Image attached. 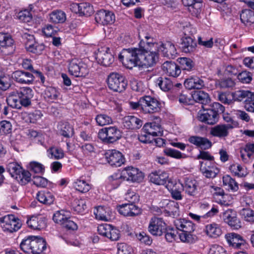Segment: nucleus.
Here are the masks:
<instances>
[{
  "label": "nucleus",
  "instance_id": "nucleus-1",
  "mask_svg": "<svg viewBox=\"0 0 254 254\" xmlns=\"http://www.w3.org/2000/svg\"><path fill=\"white\" fill-rule=\"evenodd\" d=\"M145 48L124 49L119 58L127 67L130 69L136 66L142 67L152 66L158 60V53L151 51L152 49L147 47Z\"/></svg>",
  "mask_w": 254,
  "mask_h": 254
},
{
  "label": "nucleus",
  "instance_id": "nucleus-2",
  "mask_svg": "<svg viewBox=\"0 0 254 254\" xmlns=\"http://www.w3.org/2000/svg\"><path fill=\"white\" fill-rule=\"evenodd\" d=\"M20 247L26 253L41 254L46 249V243L41 237L29 236L22 240Z\"/></svg>",
  "mask_w": 254,
  "mask_h": 254
},
{
  "label": "nucleus",
  "instance_id": "nucleus-3",
  "mask_svg": "<svg viewBox=\"0 0 254 254\" xmlns=\"http://www.w3.org/2000/svg\"><path fill=\"white\" fill-rule=\"evenodd\" d=\"M130 106L132 110H142L149 111L154 109L161 110L159 106L160 104L156 99L149 96H145L141 98L137 102H130Z\"/></svg>",
  "mask_w": 254,
  "mask_h": 254
},
{
  "label": "nucleus",
  "instance_id": "nucleus-4",
  "mask_svg": "<svg viewBox=\"0 0 254 254\" xmlns=\"http://www.w3.org/2000/svg\"><path fill=\"white\" fill-rule=\"evenodd\" d=\"M122 131L116 127L103 128L98 132V137L104 142L108 143L117 141L122 137Z\"/></svg>",
  "mask_w": 254,
  "mask_h": 254
},
{
  "label": "nucleus",
  "instance_id": "nucleus-5",
  "mask_svg": "<svg viewBox=\"0 0 254 254\" xmlns=\"http://www.w3.org/2000/svg\"><path fill=\"white\" fill-rule=\"evenodd\" d=\"M107 83L110 89L119 92L125 90L127 85L125 77L117 72H112L108 75Z\"/></svg>",
  "mask_w": 254,
  "mask_h": 254
},
{
  "label": "nucleus",
  "instance_id": "nucleus-6",
  "mask_svg": "<svg viewBox=\"0 0 254 254\" xmlns=\"http://www.w3.org/2000/svg\"><path fill=\"white\" fill-rule=\"evenodd\" d=\"M195 31L190 26H187L184 28V33L185 36L181 39V48L183 52L186 53L193 52L196 49V43L193 39L190 36Z\"/></svg>",
  "mask_w": 254,
  "mask_h": 254
},
{
  "label": "nucleus",
  "instance_id": "nucleus-7",
  "mask_svg": "<svg viewBox=\"0 0 254 254\" xmlns=\"http://www.w3.org/2000/svg\"><path fill=\"white\" fill-rule=\"evenodd\" d=\"M0 225L4 231L12 233L21 227L20 220L13 215H7L0 219Z\"/></svg>",
  "mask_w": 254,
  "mask_h": 254
},
{
  "label": "nucleus",
  "instance_id": "nucleus-8",
  "mask_svg": "<svg viewBox=\"0 0 254 254\" xmlns=\"http://www.w3.org/2000/svg\"><path fill=\"white\" fill-rule=\"evenodd\" d=\"M68 71L75 77H84L88 73L87 65L77 59L71 60L68 64Z\"/></svg>",
  "mask_w": 254,
  "mask_h": 254
},
{
  "label": "nucleus",
  "instance_id": "nucleus-9",
  "mask_svg": "<svg viewBox=\"0 0 254 254\" xmlns=\"http://www.w3.org/2000/svg\"><path fill=\"white\" fill-rule=\"evenodd\" d=\"M97 231L99 235L111 241H117L120 237L119 230L110 224L100 225L98 227Z\"/></svg>",
  "mask_w": 254,
  "mask_h": 254
},
{
  "label": "nucleus",
  "instance_id": "nucleus-10",
  "mask_svg": "<svg viewBox=\"0 0 254 254\" xmlns=\"http://www.w3.org/2000/svg\"><path fill=\"white\" fill-rule=\"evenodd\" d=\"M166 225L162 218L154 217L149 223L148 231L153 235L160 236L166 231Z\"/></svg>",
  "mask_w": 254,
  "mask_h": 254
},
{
  "label": "nucleus",
  "instance_id": "nucleus-11",
  "mask_svg": "<svg viewBox=\"0 0 254 254\" xmlns=\"http://www.w3.org/2000/svg\"><path fill=\"white\" fill-rule=\"evenodd\" d=\"M121 172L125 181L140 182L144 178L142 172L137 168L133 167H126Z\"/></svg>",
  "mask_w": 254,
  "mask_h": 254
},
{
  "label": "nucleus",
  "instance_id": "nucleus-12",
  "mask_svg": "<svg viewBox=\"0 0 254 254\" xmlns=\"http://www.w3.org/2000/svg\"><path fill=\"white\" fill-rule=\"evenodd\" d=\"M154 120H155L154 122L145 124L142 130L153 136H161L163 135V131L160 125L161 120L157 117H154Z\"/></svg>",
  "mask_w": 254,
  "mask_h": 254
},
{
  "label": "nucleus",
  "instance_id": "nucleus-13",
  "mask_svg": "<svg viewBox=\"0 0 254 254\" xmlns=\"http://www.w3.org/2000/svg\"><path fill=\"white\" fill-rule=\"evenodd\" d=\"M237 122H233V125L219 124L211 128V135L219 138H225L229 134V130L238 126Z\"/></svg>",
  "mask_w": 254,
  "mask_h": 254
},
{
  "label": "nucleus",
  "instance_id": "nucleus-14",
  "mask_svg": "<svg viewBox=\"0 0 254 254\" xmlns=\"http://www.w3.org/2000/svg\"><path fill=\"white\" fill-rule=\"evenodd\" d=\"M157 53L170 59H174L177 54L176 49L174 44L170 42L165 43L162 42L156 45Z\"/></svg>",
  "mask_w": 254,
  "mask_h": 254
},
{
  "label": "nucleus",
  "instance_id": "nucleus-15",
  "mask_svg": "<svg viewBox=\"0 0 254 254\" xmlns=\"http://www.w3.org/2000/svg\"><path fill=\"white\" fill-rule=\"evenodd\" d=\"M119 213L125 217H135L140 214V208L134 203H125L117 207Z\"/></svg>",
  "mask_w": 254,
  "mask_h": 254
},
{
  "label": "nucleus",
  "instance_id": "nucleus-16",
  "mask_svg": "<svg viewBox=\"0 0 254 254\" xmlns=\"http://www.w3.org/2000/svg\"><path fill=\"white\" fill-rule=\"evenodd\" d=\"M108 163L116 167H120L125 162L122 153L117 150H109L105 154Z\"/></svg>",
  "mask_w": 254,
  "mask_h": 254
},
{
  "label": "nucleus",
  "instance_id": "nucleus-17",
  "mask_svg": "<svg viewBox=\"0 0 254 254\" xmlns=\"http://www.w3.org/2000/svg\"><path fill=\"white\" fill-rule=\"evenodd\" d=\"M200 171L203 175L207 178H214L219 172V169L214 161L200 162Z\"/></svg>",
  "mask_w": 254,
  "mask_h": 254
},
{
  "label": "nucleus",
  "instance_id": "nucleus-18",
  "mask_svg": "<svg viewBox=\"0 0 254 254\" xmlns=\"http://www.w3.org/2000/svg\"><path fill=\"white\" fill-rule=\"evenodd\" d=\"M225 238L228 244L235 248L243 249L247 247L246 241L237 233H228L225 235Z\"/></svg>",
  "mask_w": 254,
  "mask_h": 254
},
{
  "label": "nucleus",
  "instance_id": "nucleus-19",
  "mask_svg": "<svg viewBox=\"0 0 254 254\" xmlns=\"http://www.w3.org/2000/svg\"><path fill=\"white\" fill-rule=\"evenodd\" d=\"M14 41L11 36L7 33H0V46L2 48L1 51L5 54L13 53L14 50Z\"/></svg>",
  "mask_w": 254,
  "mask_h": 254
},
{
  "label": "nucleus",
  "instance_id": "nucleus-20",
  "mask_svg": "<svg viewBox=\"0 0 254 254\" xmlns=\"http://www.w3.org/2000/svg\"><path fill=\"white\" fill-rule=\"evenodd\" d=\"M96 58L99 64L105 66H110L114 62V57L109 48L98 51Z\"/></svg>",
  "mask_w": 254,
  "mask_h": 254
},
{
  "label": "nucleus",
  "instance_id": "nucleus-21",
  "mask_svg": "<svg viewBox=\"0 0 254 254\" xmlns=\"http://www.w3.org/2000/svg\"><path fill=\"white\" fill-rule=\"evenodd\" d=\"M26 223L33 230H41L46 226V218L42 215H32L27 218Z\"/></svg>",
  "mask_w": 254,
  "mask_h": 254
},
{
  "label": "nucleus",
  "instance_id": "nucleus-22",
  "mask_svg": "<svg viewBox=\"0 0 254 254\" xmlns=\"http://www.w3.org/2000/svg\"><path fill=\"white\" fill-rule=\"evenodd\" d=\"M95 19L98 23L104 25L113 23L115 21V17L112 12L105 10H100L96 13Z\"/></svg>",
  "mask_w": 254,
  "mask_h": 254
},
{
  "label": "nucleus",
  "instance_id": "nucleus-23",
  "mask_svg": "<svg viewBox=\"0 0 254 254\" xmlns=\"http://www.w3.org/2000/svg\"><path fill=\"white\" fill-rule=\"evenodd\" d=\"M24 38L26 40L25 42V48L28 51L39 54L44 50V45H39L36 43L33 35H25Z\"/></svg>",
  "mask_w": 254,
  "mask_h": 254
},
{
  "label": "nucleus",
  "instance_id": "nucleus-24",
  "mask_svg": "<svg viewBox=\"0 0 254 254\" xmlns=\"http://www.w3.org/2000/svg\"><path fill=\"white\" fill-rule=\"evenodd\" d=\"M183 190L189 195L194 196L197 193L198 183L192 177L185 178L184 183L182 184Z\"/></svg>",
  "mask_w": 254,
  "mask_h": 254
},
{
  "label": "nucleus",
  "instance_id": "nucleus-25",
  "mask_svg": "<svg viewBox=\"0 0 254 254\" xmlns=\"http://www.w3.org/2000/svg\"><path fill=\"white\" fill-rule=\"evenodd\" d=\"M150 182L158 185H164L169 181H173L169 178L168 173L165 171H158L151 173L149 175Z\"/></svg>",
  "mask_w": 254,
  "mask_h": 254
},
{
  "label": "nucleus",
  "instance_id": "nucleus-26",
  "mask_svg": "<svg viewBox=\"0 0 254 254\" xmlns=\"http://www.w3.org/2000/svg\"><path fill=\"white\" fill-rule=\"evenodd\" d=\"M166 187L170 190L171 196L174 199L176 200H181L182 199L181 191L183 190V186L182 183L180 181H169Z\"/></svg>",
  "mask_w": 254,
  "mask_h": 254
},
{
  "label": "nucleus",
  "instance_id": "nucleus-27",
  "mask_svg": "<svg viewBox=\"0 0 254 254\" xmlns=\"http://www.w3.org/2000/svg\"><path fill=\"white\" fill-rule=\"evenodd\" d=\"M204 231L207 237L213 239L219 237L222 234L221 225L215 222L206 225Z\"/></svg>",
  "mask_w": 254,
  "mask_h": 254
},
{
  "label": "nucleus",
  "instance_id": "nucleus-28",
  "mask_svg": "<svg viewBox=\"0 0 254 254\" xmlns=\"http://www.w3.org/2000/svg\"><path fill=\"white\" fill-rule=\"evenodd\" d=\"M12 77L16 82L20 83L30 84L34 80V76L30 72L17 70L13 72Z\"/></svg>",
  "mask_w": 254,
  "mask_h": 254
},
{
  "label": "nucleus",
  "instance_id": "nucleus-29",
  "mask_svg": "<svg viewBox=\"0 0 254 254\" xmlns=\"http://www.w3.org/2000/svg\"><path fill=\"white\" fill-rule=\"evenodd\" d=\"M174 223L176 228L182 232L192 233L195 229L194 224L191 221L186 219H176Z\"/></svg>",
  "mask_w": 254,
  "mask_h": 254
},
{
  "label": "nucleus",
  "instance_id": "nucleus-30",
  "mask_svg": "<svg viewBox=\"0 0 254 254\" xmlns=\"http://www.w3.org/2000/svg\"><path fill=\"white\" fill-rule=\"evenodd\" d=\"M73 186L76 190L82 193L88 192L91 188L89 179L88 178H86V177L84 176H82L76 179L74 182Z\"/></svg>",
  "mask_w": 254,
  "mask_h": 254
},
{
  "label": "nucleus",
  "instance_id": "nucleus-31",
  "mask_svg": "<svg viewBox=\"0 0 254 254\" xmlns=\"http://www.w3.org/2000/svg\"><path fill=\"white\" fill-rule=\"evenodd\" d=\"M183 3L188 7V10L195 16L201 12L202 6V0H182Z\"/></svg>",
  "mask_w": 254,
  "mask_h": 254
},
{
  "label": "nucleus",
  "instance_id": "nucleus-32",
  "mask_svg": "<svg viewBox=\"0 0 254 254\" xmlns=\"http://www.w3.org/2000/svg\"><path fill=\"white\" fill-rule=\"evenodd\" d=\"M188 140L190 143L201 149H207L212 146L211 142L205 137L194 135L190 137Z\"/></svg>",
  "mask_w": 254,
  "mask_h": 254
},
{
  "label": "nucleus",
  "instance_id": "nucleus-33",
  "mask_svg": "<svg viewBox=\"0 0 254 254\" xmlns=\"http://www.w3.org/2000/svg\"><path fill=\"white\" fill-rule=\"evenodd\" d=\"M57 128L60 134L65 137H71L74 133L73 126L66 121L60 122Z\"/></svg>",
  "mask_w": 254,
  "mask_h": 254
},
{
  "label": "nucleus",
  "instance_id": "nucleus-34",
  "mask_svg": "<svg viewBox=\"0 0 254 254\" xmlns=\"http://www.w3.org/2000/svg\"><path fill=\"white\" fill-rule=\"evenodd\" d=\"M124 126L130 129L139 128L142 125V121L133 116H128L124 118Z\"/></svg>",
  "mask_w": 254,
  "mask_h": 254
},
{
  "label": "nucleus",
  "instance_id": "nucleus-35",
  "mask_svg": "<svg viewBox=\"0 0 254 254\" xmlns=\"http://www.w3.org/2000/svg\"><path fill=\"white\" fill-rule=\"evenodd\" d=\"M93 212L97 220L108 221L110 219L111 211L108 207L98 206L94 208Z\"/></svg>",
  "mask_w": 254,
  "mask_h": 254
},
{
  "label": "nucleus",
  "instance_id": "nucleus-36",
  "mask_svg": "<svg viewBox=\"0 0 254 254\" xmlns=\"http://www.w3.org/2000/svg\"><path fill=\"white\" fill-rule=\"evenodd\" d=\"M163 70L170 76L177 77L181 73L180 67L172 61L165 62L162 65Z\"/></svg>",
  "mask_w": 254,
  "mask_h": 254
},
{
  "label": "nucleus",
  "instance_id": "nucleus-37",
  "mask_svg": "<svg viewBox=\"0 0 254 254\" xmlns=\"http://www.w3.org/2000/svg\"><path fill=\"white\" fill-rule=\"evenodd\" d=\"M163 203L165 204L164 211L167 215L175 217L179 215V206L178 202L173 200H165Z\"/></svg>",
  "mask_w": 254,
  "mask_h": 254
},
{
  "label": "nucleus",
  "instance_id": "nucleus-38",
  "mask_svg": "<svg viewBox=\"0 0 254 254\" xmlns=\"http://www.w3.org/2000/svg\"><path fill=\"white\" fill-rule=\"evenodd\" d=\"M36 198L40 203L47 205L52 204L55 199L52 193L48 190L38 191L36 194Z\"/></svg>",
  "mask_w": 254,
  "mask_h": 254
},
{
  "label": "nucleus",
  "instance_id": "nucleus-39",
  "mask_svg": "<svg viewBox=\"0 0 254 254\" xmlns=\"http://www.w3.org/2000/svg\"><path fill=\"white\" fill-rule=\"evenodd\" d=\"M199 121L209 125L215 124L218 119L217 112L201 113L198 115Z\"/></svg>",
  "mask_w": 254,
  "mask_h": 254
},
{
  "label": "nucleus",
  "instance_id": "nucleus-40",
  "mask_svg": "<svg viewBox=\"0 0 254 254\" xmlns=\"http://www.w3.org/2000/svg\"><path fill=\"white\" fill-rule=\"evenodd\" d=\"M125 181L121 172L115 173L110 176L108 179V186L110 187V189H115L117 188Z\"/></svg>",
  "mask_w": 254,
  "mask_h": 254
},
{
  "label": "nucleus",
  "instance_id": "nucleus-41",
  "mask_svg": "<svg viewBox=\"0 0 254 254\" xmlns=\"http://www.w3.org/2000/svg\"><path fill=\"white\" fill-rule=\"evenodd\" d=\"M72 6L73 8L77 9L79 14L86 16H90L93 13V7L86 2H83L79 4L74 3L73 4Z\"/></svg>",
  "mask_w": 254,
  "mask_h": 254
},
{
  "label": "nucleus",
  "instance_id": "nucleus-42",
  "mask_svg": "<svg viewBox=\"0 0 254 254\" xmlns=\"http://www.w3.org/2000/svg\"><path fill=\"white\" fill-rule=\"evenodd\" d=\"M70 216V213L69 211L61 210L54 213L53 219L55 223L62 226L66 219L69 218Z\"/></svg>",
  "mask_w": 254,
  "mask_h": 254
},
{
  "label": "nucleus",
  "instance_id": "nucleus-43",
  "mask_svg": "<svg viewBox=\"0 0 254 254\" xmlns=\"http://www.w3.org/2000/svg\"><path fill=\"white\" fill-rule=\"evenodd\" d=\"M66 14L61 10L52 11L50 14V19L54 23H63L66 20Z\"/></svg>",
  "mask_w": 254,
  "mask_h": 254
},
{
  "label": "nucleus",
  "instance_id": "nucleus-44",
  "mask_svg": "<svg viewBox=\"0 0 254 254\" xmlns=\"http://www.w3.org/2000/svg\"><path fill=\"white\" fill-rule=\"evenodd\" d=\"M240 19L241 22L246 25L254 23V11L249 9L243 10L240 14Z\"/></svg>",
  "mask_w": 254,
  "mask_h": 254
},
{
  "label": "nucleus",
  "instance_id": "nucleus-45",
  "mask_svg": "<svg viewBox=\"0 0 254 254\" xmlns=\"http://www.w3.org/2000/svg\"><path fill=\"white\" fill-rule=\"evenodd\" d=\"M193 100L197 102L200 103L202 105L205 106L206 104L209 101L208 94L201 90L195 91L192 95Z\"/></svg>",
  "mask_w": 254,
  "mask_h": 254
},
{
  "label": "nucleus",
  "instance_id": "nucleus-46",
  "mask_svg": "<svg viewBox=\"0 0 254 254\" xmlns=\"http://www.w3.org/2000/svg\"><path fill=\"white\" fill-rule=\"evenodd\" d=\"M229 169L231 173L238 177H244L248 174L247 169L239 164L231 165Z\"/></svg>",
  "mask_w": 254,
  "mask_h": 254
},
{
  "label": "nucleus",
  "instance_id": "nucleus-47",
  "mask_svg": "<svg viewBox=\"0 0 254 254\" xmlns=\"http://www.w3.org/2000/svg\"><path fill=\"white\" fill-rule=\"evenodd\" d=\"M72 207L75 212L81 214L87 208L86 200L82 198H76L72 203Z\"/></svg>",
  "mask_w": 254,
  "mask_h": 254
},
{
  "label": "nucleus",
  "instance_id": "nucleus-48",
  "mask_svg": "<svg viewBox=\"0 0 254 254\" xmlns=\"http://www.w3.org/2000/svg\"><path fill=\"white\" fill-rule=\"evenodd\" d=\"M216 191V194L222 196L221 198L219 199V203L224 206H229L231 203L232 197L230 195L225 194L224 190L220 188L216 187L215 188Z\"/></svg>",
  "mask_w": 254,
  "mask_h": 254
},
{
  "label": "nucleus",
  "instance_id": "nucleus-49",
  "mask_svg": "<svg viewBox=\"0 0 254 254\" xmlns=\"http://www.w3.org/2000/svg\"><path fill=\"white\" fill-rule=\"evenodd\" d=\"M47 154L49 158L53 159H60L64 157L63 150L58 147L52 146L47 150Z\"/></svg>",
  "mask_w": 254,
  "mask_h": 254
},
{
  "label": "nucleus",
  "instance_id": "nucleus-50",
  "mask_svg": "<svg viewBox=\"0 0 254 254\" xmlns=\"http://www.w3.org/2000/svg\"><path fill=\"white\" fill-rule=\"evenodd\" d=\"M156 82L161 90L164 91H169L173 86L172 81L167 77H159Z\"/></svg>",
  "mask_w": 254,
  "mask_h": 254
},
{
  "label": "nucleus",
  "instance_id": "nucleus-51",
  "mask_svg": "<svg viewBox=\"0 0 254 254\" xmlns=\"http://www.w3.org/2000/svg\"><path fill=\"white\" fill-rule=\"evenodd\" d=\"M14 179L21 185H25L30 181L31 174L29 171L22 169V171H20Z\"/></svg>",
  "mask_w": 254,
  "mask_h": 254
},
{
  "label": "nucleus",
  "instance_id": "nucleus-52",
  "mask_svg": "<svg viewBox=\"0 0 254 254\" xmlns=\"http://www.w3.org/2000/svg\"><path fill=\"white\" fill-rule=\"evenodd\" d=\"M80 148L84 157L89 158L95 152V147L91 143H85L82 144Z\"/></svg>",
  "mask_w": 254,
  "mask_h": 254
},
{
  "label": "nucleus",
  "instance_id": "nucleus-53",
  "mask_svg": "<svg viewBox=\"0 0 254 254\" xmlns=\"http://www.w3.org/2000/svg\"><path fill=\"white\" fill-rule=\"evenodd\" d=\"M6 169L11 177L15 178L17 174L22 171L23 168L16 162H13L8 164Z\"/></svg>",
  "mask_w": 254,
  "mask_h": 254
},
{
  "label": "nucleus",
  "instance_id": "nucleus-54",
  "mask_svg": "<svg viewBox=\"0 0 254 254\" xmlns=\"http://www.w3.org/2000/svg\"><path fill=\"white\" fill-rule=\"evenodd\" d=\"M223 184L224 186H227L228 189L233 191L238 190V185L235 180L229 175H225L223 177Z\"/></svg>",
  "mask_w": 254,
  "mask_h": 254
},
{
  "label": "nucleus",
  "instance_id": "nucleus-55",
  "mask_svg": "<svg viewBox=\"0 0 254 254\" xmlns=\"http://www.w3.org/2000/svg\"><path fill=\"white\" fill-rule=\"evenodd\" d=\"M254 92L249 90H238L234 93V97L238 101H242L246 97L253 99Z\"/></svg>",
  "mask_w": 254,
  "mask_h": 254
},
{
  "label": "nucleus",
  "instance_id": "nucleus-56",
  "mask_svg": "<svg viewBox=\"0 0 254 254\" xmlns=\"http://www.w3.org/2000/svg\"><path fill=\"white\" fill-rule=\"evenodd\" d=\"M96 121L98 125L100 126H105L112 123V118L105 114H101L96 117Z\"/></svg>",
  "mask_w": 254,
  "mask_h": 254
},
{
  "label": "nucleus",
  "instance_id": "nucleus-57",
  "mask_svg": "<svg viewBox=\"0 0 254 254\" xmlns=\"http://www.w3.org/2000/svg\"><path fill=\"white\" fill-rule=\"evenodd\" d=\"M179 63L183 70H190L194 66L192 60L187 58H181L179 60Z\"/></svg>",
  "mask_w": 254,
  "mask_h": 254
},
{
  "label": "nucleus",
  "instance_id": "nucleus-58",
  "mask_svg": "<svg viewBox=\"0 0 254 254\" xmlns=\"http://www.w3.org/2000/svg\"><path fill=\"white\" fill-rule=\"evenodd\" d=\"M179 238L181 241L184 243H192L196 239V236L192 233L183 232L179 234Z\"/></svg>",
  "mask_w": 254,
  "mask_h": 254
},
{
  "label": "nucleus",
  "instance_id": "nucleus-59",
  "mask_svg": "<svg viewBox=\"0 0 254 254\" xmlns=\"http://www.w3.org/2000/svg\"><path fill=\"white\" fill-rule=\"evenodd\" d=\"M11 130L12 126L9 122L4 120L0 122V135L8 134Z\"/></svg>",
  "mask_w": 254,
  "mask_h": 254
},
{
  "label": "nucleus",
  "instance_id": "nucleus-60",
  "mask_svg": "<svg viewBox=\"0 0 254 254\" xmlns=\"http://www.w3.org/2000/svg\"><path fill=\"white\" fill-rule=\"evenodd\" d=\"M29 168L32 172L35 173H42L44 171V166L36 161H32L29 163Z\"/></svg>",
  "mask_w": 254,
  "mask_h": 254
},
{
  "label": "nucleus",
  "instance_id": "nucleus-61",
  "mask_svg": "<svg viewBox=\"0 0 254 254\" xmlns=\"http://www.w3.org/2000/svg\"><path fill=\"white\" fill-rule=\"evenodd\" d=\"M207 254H227V253L222 246L213 245L210 246Z\"/></svg>",
  "mask_w": 254,
  "mask_h": 254
},
{
  "label": "nucleus",
  "instance_id": "nucleus-62",
  "mask_svg": "<svg viewBox=\"0 0 254 254\" xmlns=\"http://www.w3.org/2000/svg\"><path fill=\"white\" fill-rule=\"evenodd\" d=\"M237 77L238 79L243 83H249L252 80L251 73L246 71L239 73Z\"/></svg>",
  "mask_w": 254,
  "mask_h": 254
},
{
  "label": "nucleus",
  "instance_id": "nucleus-63",
  "mask_svg": "<svg viewBox=\"0 0 254 254\" xmlns=\"http://www.w3.org/2000/svg\"><path fill=\"white\" fill-rule=\"evenodd\" d=\"M131 248L125 243H121L118 245L117 254H132Z\"/></svg>",
  "mask_w": 254,
  "mask_h": 254
},
{
  "label": "nucleus",
  "instance_id": "nucleus-64",
  "mask_svg": "<svg viewBox=\"0 0 254 254\" xmlns=\"http://www.w3.org/2000/svg\"><path fill=\"white\" fill-rule=\"evenodd\" d=\"M17 17L23 22H29L32 19V15L30 11L27 10L21 11L18 13Z\"/></svg>",
  "mask_w": 254,
  "mask_h": 254
}]
</instances>
